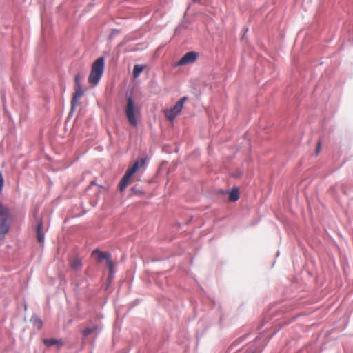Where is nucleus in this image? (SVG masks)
I'll return each mask as SVG.
<instances>
[{"label": "nucleus", "instance_id": "nucleus-1", "mask_svg": "<svg viewBox=\"0 0 353 353\" xmlns=\"http://www.w3.org/2000/svg\"><path fill=\"white\" fill-rule=\"evenodd\" d=\"M105 68V59L101 57L96 59L91 68V72L88 77V82L92 86H96L101 79Z\"/></svg>", "mask_w": 353, "mask_h": 353}, {"label": "nucleus", "instance_id": "nucleus-2", "mask_svg": "<svg viewBox=\"0 0 353 353\" xmlns=\"http://www.w3.org/2000/svg\"><path fill=\"white\" fill-rule=\"evenodd\" d=\"M145 159L140 158L133 165L128 168L119 183V189L122 192L130 183L132 176L138 170L140 166H144Z\"/></svg>", "mask_w": 353, "mask_h": 353}, {"label": "nucleus", "instance_id": "nucleus-3", "mask_svg": "<svg viewBox=\"0 0 353 353\" xmlns=\"http://www.w3.org/2000/svg\"><path fill=\"white\" fill-rule=\"evenodd\" d=\"M199 57V54L192 51L185 53L181 59L176 63V66L185 65L194 63Z\"/></svg>", "mask_w": 353, "mask_h": 353}, {"label": "nucleus", "instance_id": "nucleus-4", "mask_svg": "<svg viewBox=\"0 0 353 353\" xmlns=\"http://www.w3.org/2000/svg\"><path fill=\"white\" fill-rule=\"evenodd\" d=\"M83 93L84 91L81 85L79 86L75 85V92L71 101V110H73L74 108H76L78 100L81 97L83 96Z\"/></svg>", "mask_w": 353, "mask_h": 353}, {"label": "nucleus", "instance_id": "nucleus-5", "mask_svg": "<svg viewBox=\"0 0 353 353\" xmlns=\"http://www.w3.org/2000/svg\"><path fill=\"white\" fill-rule=\"evenodd\" d=\"M10 209L0 201V220L10 223Z\"/></svg>", "mask_w": 353, "mask_h": 353}, {"label": "nucleus", "instance_id": "nucleus-6", "mask_svg": "<svg viewBox=\"0 0 353 353\" xmlns=\"http://www.w3.org/2000/svg\"><path fill=\"white\" fill-rule=\"evenodd\" d=\"M44 345L48 347H52L53 345H57L58 347H61L64 345V341L63 339H57L54 338L52 339H44L43 340Z\"/></svg>", "mask_w": 353, "mask_h": 353}, {"label": "nucleus", "instance_id": "nucleus-7", "mask_svg": "<svg viewBox=\"0 0 353 353\" xmlns=\"http://www.w3.org/2000/svg\"><path fill=\"white\" fill-rule=\"evenodd\" d=\"M127 112V118L128 119L129 123L133 125H137L138 121H139V112Z\"/></svg>", "mask_w": 353, "mask_h": 353}, {"label": "nucleus", "instance_id": "nucleus-8", "mask_svg": "<svg viewBox=\"0 0 353 353\" xmlns=\"http://www.w3.org/2000/svg\"><path fill=\"white\" fill-rule=\"evenodd\" d=\"M70 268L75 272L80 271L82 268L81 260L79 257L72 258L70 260Z\"/></svg>", "mask_w": 353, "mask_h": 353}, {"label": "nucleus", "instance_id": "nucleus-9", "mask_svg": "<svg viewBox=\"0 0 353 353\" xmlns=\"http://www.w3.org/2000/svg\"><path fill=\"white\" fill-rule=\"evenodd\" d=\"M92 255L97 256V261L99 262H101L103 259H105L107 261L111 256L110 254L105 252H101L98 250L92 251Z\"/></svg>", "mask_w": 353, "mask_h": 353}, {"label": "nucleus", "instance_id": "nucleus-10", "mask_svg": "<svg viewBox=\"0 0 353 353\" xmlns=\"http://www.w3.org/2000/svg\"><path fill=\"white\" fill-rule=\"evenodd\" d=\"M10 223L0 220V240L3 239L9 231Z\"/></svg>", "mask_w": 353, "mask_h": 353}, {"label": "nucleus", "instance_id": "nucleus-11", "mask_svg": "<svg viewBox=\"0 0 353 353\" xmlns=\"http://www.w3.org/2000/svg\"><path fill=\"white\" fill-rule=\"evenodd\" d=\"M37 239L39 243H43L44 241V233L43 232V223L40 221L37 225Z\"/></svg>", "mask_w": 353, "mask_h": 353}, {"label": "nucleus", "instance_id": "nucleus-12", "mask_svg": "<svg viewBox=\"0 0 353 353\" xmlns=\"http://www.w3.org/2000/svg\"><path fill=\"white\" fill-rule=\"evenodd\" d=\"M99 330V326L95 325L92 327H88L81 331V333L84 337H87L92 333H97Z\"/></svg>", "mask_w": 353, "mask_h": 353}, {"label": "nucleus", "instance_id": "nucleus-13", "mask_svg": "<svg viewBox=\"0 0 353 353\" xmlns=\"http://www.w3.org/2000/svg\"><path fill=\"white\" fill-rule=\"evenodd\" d=\"M188 100L187 97H182L170 110H181L184 103Z\"/></svg>", "mask_w": 353, "mask_h": 353}, {"label": "nucleus", "instance_id": "nucleus-14", "mask_svg": "<svg viewBox=\"0 0 353 353\" xmlns=\"http://www.w3.org/2000/svg\"><path fill=\"white\" fill-rule=\"evenodd\" d=\"M239 199L238 189H233L229 192V200L232 202L236 201Z\"/></svg>", "mask_w": 353, "mask_h": 353}, {"label": "nucleus", "instance_id": "nucleus-15", "mask_svg": "<svg viewBox=\"0 0 353 353\" xmlns=\"http://www.w3.org/2000/svg\"><path fill=\"white\" fill-rule=\"evenodd\" d=\"M30 321L32 323L33 326L37 330H41L42 328L43 321L39 318L36 316L32 317Z\"/></svg>", "mask_w": 353, "mask_h": 353}, {"label": "nucleus", "instance_id": "nucleus-16", "mask_svg": "<svg viewBox=\"0 0 353 353\" xmlns=\"http://www.w3.org/2000/svg\"><path fill=\"white\" fill-rule=\"evenodd\" d=\"M144 69H145L144 65H135L134 66V69H133L134 78H137L140 75V74L143 71Z\"/></svg>", "mask_w": 353, "mask_h": 353}, {"label": "nucleus", "instance_id": "nucleus-17", "mask_svg": "<svg viewBox=\"0 0 353 353\" xmlns=\"http://www.w3.org/2000/svg\"><path fill=\"white\" fill-rule=\"evenodd\" d=\"M165 112V115L166 117V118L168 119V120H169L170 122H173L174 119H175V117L177 116V114L180 112Z\"/></svg>", "mask_w": 353, "mask_h": 353}, {"label": "nucleus", "instance_id": "nucleus-18", "mask_svg": "<svg viewBox=\"0 0 353 353\" xmlns=\"http://www.w3.org/2000/svg\"><path fill=\"white\" fill-rule=\"evenodd\" d=\"M106 263H107V267L109 269V271H110V274H113V268H114V263L112 261V260L110 259V258H109L107 261H106Z\"/></svg>", "mask_w": 353, "mask_h": 353}, {"label": "nucleus", "instance_id": "nucleus-19", "mask_svg": "<svg viewBox=\"0 0 353 353\" xmlns=\"http://www.w3.org/2000/svg\"><path fill=\"white\" fill-rule=\"evenodd\" d=\"M126 110H134V103L132 98L129 97L128 99Z\"/></svg>", "mask_w": 353, "mask_h": 353}, {"label": "nucleus", "instance_id": "nucleus-20", "mask_svg": "<svg viewBox=\"0 0 353 353\" xmlns=\"http://www.w3.org/2000/svg\"><path fill=\"white\" fill-rule=\"evenodd\" d=\"M80 79H81V76L79 74H77L75 76V78H74V80H75V85H80Z\"/></svg>", "mask_w": 353, "mask_h": 353}, {"label": "nucleus", "instance_id": "nucleus-21", "mask_svg": "<svg viewBox=\"0 0 353 353\" xmlns=\"http://www.w3.org/2000/svg\"><path fill=\"white\" fill-rule=\"evenodd\" d=\"M3 186V179L2 174L0 173V194L2 192V188Z\"/></svg>", "mask_w": 353, "mask_h": 353}, {"label": "nucleus", "instance_id": "nucleus-22", "mask_svg": "<svg viewBox=\"0 0 353 353\" xmlns=\"http://www.w3.org/2000/svg\"><path fill=\"white\" fill-rule=\"evenodd\" d=\"M320 148H321V143L319 142L318 143V145H317V148H316V154L319 153V150H320Z\"/></svg>", "mask_w": 353, "mask_h": 353}]
</instances>
